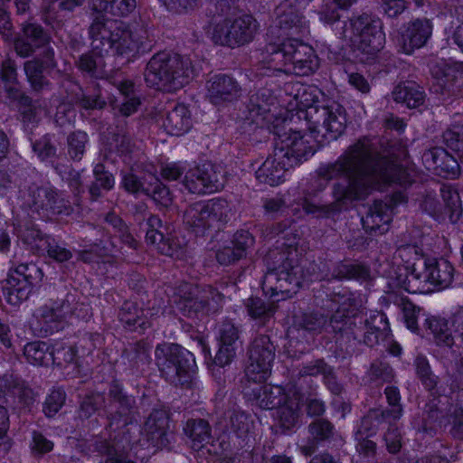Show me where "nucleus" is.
<instances>
[{
  "label": "nucleus",
  "mask_w": 463,
  "mask_h": 463,
  "mask_svg": "<svg viewBox=\"0 0 463 463\" xmlns=\"http://www.w3.org/2000/svg\"><path fill=\"white\" fill-rule=\"evenodd\" d=\"M383 155L374 158V166L366 163L372 159L369 145L359 138L351 144L334 162L322 163L314 173L302 180L301 193L291 204L297 219L312 216L319 220H338L342 213L372 193L374 173L388 185L409 188L413 177L404 163L410 156L400 142L388 145Z\"/></svg>",
  "instance_id": "1"
},
{
  "label": "nucleus",
  "mask_w": 463,
  "mask_h": 463,
  "mask_svg": "<svg viewBox=\"0 0 463 463\" xmlns=\"http://www.w3.org/2000/svg\"><path fill=\"white\" fill-rule=\"evenodd\" d=\"M275 359V345L268 335L253 339L249 348V364L245 369L248 382L264 383L251 389L250 400L262 410L271 411V430L275 435H290L295 431L303 405L307 416L320 417L326 403L317 397H307L295 384H266Z\"/></svg>",
  "instance_id": "2"
},
{
  "label": "nucleus",
  "mask_w": 463,
  "mask_h": 463,
  "mask_svg": "<svg viewBox=\"0 0 463 463\" xmlns=\"http://www.w3.org/2000/svg\"><path fill=\"white\" fill-rule=\"evenodd\" d=\"M274 230L284 241L266 255V272L260 282L262 294L270 303L292 298L300 288L308 287L313 281H335L336 260L319 257L304 268L300 264L303 257L300 237L294 227L279 222Z\"/></svg>",
  "instance_id": "3"
},
{
  "label": "nucleus",
  "mask_w": 463,
  "mask_h": 463,
  "mask_svg": "<svg viewBox=\"0 0 463 463\" xmlns=\"http://www.w3.org/2000/svg\"><path fill=\"white\" fill-rule=\"evenodd\" d=\"M270 94L268 90L252 96L242 113L243 126L252 130L267 129L274 135L273 155L269 156L255 170L256 180L269 186H278L286 181L287 172L304 161L308 160L317 149L309 145L307 137L300 130L288 129L292 121L288 115L269 120L268 102Z\"/></svg>",
  "instance_id": "4"
},
{
  "label": "nucleus",
  "mask_w": 463,
  "mask_h": 463,
  "mask_svg": "<svg viewBox=\"0 0 463 463\" xmlns=\"http://www.w3.org/2000/svg\"><path fill=\"white\" fill-rule=\"evenodd\" d=\"M186 442L196 452L222 457L224 463H251L257 444L256 422L250 413L234 410L224 428L213 436L209 421L188 419L183 428Z\"/></svg>",
  "instance_id": "5"
},
{
  "label": "nucleus",
  "mask_w": 463,
  "mask_h": 463,
  "mask_svg": "<svg viewBox=\"0 0 463 463\" xmlns=\"http://www.w3.org/2000/svg\"><path fill=\"white\" fill-rule=\"evenodd\" d=\"M346 288L337 286L332 290L326 288L325 291V299L323 300V307L328 310L326 313H322L317 310L305 312L302 314L298 321V337L290 338L288 344L291 347L295 348L294 356L297 354H304L312 349V343L317 333L325 330L326 333L331 334L329 339L325 340V347L332 354L337 360H345V352L340 351L343 347L340 344L345 343V326L346 315L344 308V290Z\"/></svg>",
  "instance_id": "6"
},
{
  "label": "nucleus",
  "mask_w": 463,
  "mask_h": 463,
  "mask_svg": "<svg viewBox=\"0 0 463 463\" xmlns=\"http://www.w3.org/2000/svg\"><path fill=\"white\" fill-rule=\"evenodd\" d=\"M311 0H286L282 12L277 17L281 33L287 35L281 42L269 44L272 55H280L285 64L292 65L295 74L308 76L319 67V58L312 45L291 35L304 36L309 33V22L305 15Z\"/></svg>",
  "instance_id": "7"
},
{
  "label": "nucleus",
  "mask_w": 463,
  "mask_h": 463,
  "mask_svg": "<svg viewBox=\"0 0 463 463\" xmlns=\"http://www.w3.org/2000/svg\"><path fill=\"white\" fill-rule=\"evenodd\" d=\"M322 90L314 85H301L297 89L295 96L297 101L296 116L304 119L308 134L309 145L316 143V149L319 150L340 137L347 123L346 111L344 106L334 102L331 105L321 106L320 97Z\"/></svg>",
  "instance_id": "8"
},
{
  "label": "nucleus",
  "mask_w": 463,
  "mask_h": 463,
  "mask_svg": "<svg viewBox=\"0 0 463 463\" xmlns=\"http://www.w3.org/2000/svg\"><path fill=\"white\" fill-rule=\"evenodd\" d=\"M339 10L326 7L320 20L332 27L339 38L351 42L349 49H343L337 60H352L364 62L371 55L380 52L385 45V33L379 18L367 14L354 16L348 21L341 19Z\"/></svg>",
  "instance_id": "9"
},
{
  "label": "nucleus",
  "mask_w": 463,
  "mask_h": 463,
  "mask_svg": "<svg viewBox=\"0 0 463 463\" xmlns=\"http://www.w3.org/2000/svg\"><path fill=\"white\" fill-rule=\"evenodd\" d=\"M344 310L346 315L345 343L340 344L341 352H345V359L351 357L356 350L358 344L373 347L384 342L391 335V325L387 315L382 310L371 311L368 317H364L362 300L348 288L344 290Z\"/></svg>",
  "instance_id": "10"
},
{
  "label": "nucleus",
  "mask_w": 463,
  "mask_h": 463,
  "mask_svg": "<svg viewBox=\"0 0 463 463\" xmlns=\"http://www.w3.org/2000/svg\"><path fill=\"white\" fill-rule=\"evenodd\" d=\"M96 25L90 28L93 49L80 55L75 64L81 73L98 79V65L103 57L128 56L137 51L142 42L135 38L129 25L122 21H113L109 27L101 24L99 32H95Z\"/></svg>",
  "instance_id": "11"
},
{
  "label": "nucleus",
  "mask_w": 463,
  "mask_h": 463,
  "mask_svg": "<svg viewBox=\"0 0 463 463\" xmlns=\"http://www.w3.org/2000/svg\"><path fill=\"white\" fill-rule=\"evenodd\" d=\"M456 269L443 257H422L407 268L404 278L397 277L398 286L409 294L429 295L450 288Z\"/></svg>",
  "instance_id": "12"
},
{
  "label": "nucleus",
  "mask_w": 463,
  "mask_h": 463,
  "mask_svg": "<svg viewBox=\"0 0 463 463\" xmlns=\"http://www.w3.org/2000/svg\"><path fill=\"white\" fill-rule=\"evenodd\" d=\"M155 362L165 382L187 390L196 386L198 367L194 354L175 343L158 344Z\"/></svg>",
  "instance_id": "13"
},
{
  "label": "nucleus",
  "mask_w": 463,
  "mask_h": 463,
  "mask_svg": "<svg viewBox=\"0 0 463 463\" xmlns=\"http://www.w3.org/2000/svg\"><path fill=\"white\" fill-rule=\"evenodd\" d=\"M193 71L190 56L159 52L147 62L144 76L147 87L170 92L182 87Z\"/></svg>",
  "instance_id": "14"
},
{
  "label": "nucleus",
  "mask_w": 463,
  "mask_h": 463,
  "mask_svg": "<svg viewBox=\"0 0 463 463\" xmlns=\"http://www.w3.org/2000/svg\"><path fill=\"white\" fill-rule=\"evenodd\" d=\"M450 426L451 436L463 441V403L457 399L455 402L448 396L434 398L428 402L422 415L419 430L429 437H434L439 431Z\"/></svg>",
  "instance_id": "15"
},
{
  "label": "nucleus",
  "mask_w": 463,
  "mask_h": 463,
  "mask_svg": "<svg viewBox=\"0 0 463 463\" xmlns=\"http://www.w3.org/2000/svg\"><path fill=\"white\" fill-rule=\"evenodd\" d=\"M109 397L110 399V406L115 405L116 410L112 411L109 408H104L106 414V430L101 435L96 437L95 439H105L110 442L118 441L122 443L129 441V428L132 423V411L136 404L135 396L128 394L123 384L113 380L109 385Z\"/></svg>",
  "instance_id": "16"
},
{
  "label": "nucleus",
  "mask_w": 463,
  "mask_h": 463,
  "mask_svg": "<svg viewBox=\"0 0 463 463\" xmlns=\"http://www.w3.org/2000/svg\"><path fill=\"white\" fill-rule=\"evenodd\" d=\"M446 146L453 151L457 156L451 155L441 146H435L424 152L423 164L426 168L432 170L435 175L444 179L455 180L460 175L463 164V130L458 128L448 129L443 134Z\"/></svg>",
  "instance_id": "17"
},
{
  "label": "nucleus",
  "mask_w": 463,
  "mask_h": 463,
  "mask_svg": "<svg viewBox=\"0 0 463 463\" xmlns=\"http://www.w3.org/2000/svg\"><path fill=\"white\" fill-rule=\"evenodd\" d=\"M43 276L42 268L36 262L16 264L11 261L6 279L1 287L4 299L12 307H19L40 286Z\"/></svg>",
  "instance_id": "18"
},
{
  "label": "nucleus",
  "mask_w": 463,
  "mask_h": 463,
  "mask_svg": "<svg viewBox=\"0 0 463 463\" xmlns=\"http://www.w3.org/2000/svg\"><path fill=\"white\" fill-rule=\"evenodd\" d=\"M146 224V243L155 246L161 254L185 261L193 258L194 247L181 232H168L157 215H151Z\"/></svg>",
  "instance_id": "19"
},
{
  "label": "nucleus",
  "mask_w": 463,
  "mask_h": 463,
  "mask_svg": "<svg viewBox=\"0 0 463 463\" xmlns=\"http://www.w3.org/2000/svg\"><path fill=\"white\" fill-rule=\"evenodd\" d=\"M256 24L250 14L224 17L213 24L211 40L215 45L232 49L244 46L253 40Z\"/></svg>",
  "instance_id": "20"
},
{
  "label": "nucleus",
  "mask_w": 463,
  "mask_h": 463,
  "mask_svg": "<svg viewBox=\"0 0 463 463\" xmlns=\"http://www.w3.org/2000/svg\"><path fill=\"white\" fill-rule=\"evenodd\" d=\"M436 91L446 107L456 109L463 102V61L437 63L431 68Z\"/></svg>",
  "instance_id": "21"
},
{
  "label": "nucleus",
  "mask_w": 463,
  "mask_h": 463,
  "mask_svg": "<svg viewBox=\"0 0 463 463\" xmlns=\"http://www.w3.org/2000/svg\"><path fill=\"white\" fill-rule=\"evenodd\" d=\"M229 205L225 199L216 197L197 203L191 209L188 223L196 237H205L213 231L220 229V225L227 223Z\"/></svg>",
  "instance_id": "22"
},
{
  "label": "nucleus",
  "mask_w": 463,
  "mask_h": 463,
  "mask_svg": "<svg viewBox=\"0 0 463 463\" xmlns=\"http://www.w3.org/2000/svg\"><path fill=\"white\" fill-rule=\"evenodd\" d=\"M402 201H405V196L402 193L394 194L388 201L373 200L365 215L361 218L364 233L382 235L387 232L392 222L394 210Z\"/></svg>",
  "instance_id": "23"
},
{
  "label": "nucleus",
  "mask_w": 463,
  "mask_h": 463,
  "mask_svg": "<svg viewBox=\"0 0 463 463\" xmlns=\"http://www.w3.org/2000/svg\"><path fill=\"white\" fill-rule=\"evenodd\" d=\"M175 306L181 315L188 318L209 317L215 313L213 301L201 296L199 288L189 282H182L176 287Z\"/></svg>",
  "instance_id": "24"
},
{
  "label": "nucleus",
  "mask_w": 463,
  "mask_h": 463,
  "mask_svg": "<svg viewBox=\"0 0 463 463\" xmlns=\"http://www.w3.org/2000/svg\"><path fill=\"white\" fill-rule=\"evenodd\" d=\"M67 316L65 300H50L34 310L30 327L34 335L48 337L63 328Z\"/></svg>",
  "instance_id": "25"
},
{
  "label": "nucleus",
  "mask_w": 463,
  "mask_h": 463,
  "mask_svg": "<svg viewBox=\"0 0 463 463\" xmlns=\"http://www.w3.org/2000/svg\"><path fill=\"white\" fill-rule=\"evenodd\" d=\"M105 395L102 392H90L86 394L76 411V417L80 420L81 425L91 432V439L86 441L90 452V447L96 437L101 435L106 430V414L103 412Z\"/></svg>",
  "instance_id": "26"
},
{
  "label": "nucleus",
  "mask_w": 463,
  "mask_h": 463,
  "mask_svg": "<svg viewBox=\"0 0 463 463\" xmlns=\"http://www.w3.org/2000/svg\"><path fill=\"white\" fill-rule=\"evenodd\" d=\"M29 195L35 212L43 217L69 215L71 212L70 202L50 183L30 187Z\"/></svg>",
  "instance_id": "27"
},
{
  "label": "nucleus",
  "mask_w": 463,
  "mask_h": 463,
  "mask_svg": "<svg viewBox=\"0 0 463 463\" xmlns=\"http://www.w3.org/2000/svg\"><path fill=\"white\" fill-rule=\"evenodd\" d=\"M117 251L115 241L102 238L98 240L90 249L80 250L78 260L85 264L96 265L102 276L109 278L118 269V261L115 259Z\"/></svg>",
  "instance_id": "28"
},
{
  "label": "nucleus",
  "mask_w": 463,
  "mask_h": 463,
  "mask_svg": "<svg viewBox=\"0 0 463 463\" xmlns=\"http://www.w3.org/2000/svg\"><path fill=\"white\" fill-rule=\"evenodd\" d=\"M5 102L11 110L17 112L24 131L31 133L38 126L36 107L33 99L20 87V84L4 89Z\"/></svg>",
  "instance_id": "29"
},
{
  "label": "nucleus",
  "mask_w": 463,
  "mask_h": 463,
  "mask_svg": "<svg viewBox=\"0 0 463 463\" xmlns=\"http://www.w3.org/2000/svg\"><path fill=\"white\" fill-rule=\"evenodd\" d=\"M254 244L255 237L249 230H237L216 250V260L222 266L234 265L247 257L249 250Z\"/></svg>",
  "instance_id": "30"
},
{
  "label": "nucleus",
  "mask_w": 463,
  "mask_h": 463,
  "mask_svg": "<svg viewBox=\"0 0 463 463\" xmlns=\"http://www.w3.org/2000/svg\"><path fill=\"white\" fill-rule=\"evenodd\" d=\"M50 43L51 36L41 24L25 22L22 24L21 33L14 38V46L19 57L27 58L36 49L51 47Z\"/></svg>",
  "instance_id": "31"
},
{
  "label": "nucleus",
  "mask_w": 463,
  "mask_h": 463,
  "mask_svg": "<svg viewBox=\"0 0 463 463\" xmlns=\"http://www.w3.org/2000/svg\"><path fill=\"white\" fill-rule=\"evenodd\" d=\"M207 97L211 104L224 106L236 101L241 94V87L232 76L225 73L214 74L206 82Z\"/></svg>",
  "instance_id": "32"
},
{
  "label": "nucleus",
  "mask_w": 463,
  "mask_h": 463,
  "mask_svg": "<svg viewBox=\"0 0 463 463\" xmlns=\"http://www.w3.org/2000/svg\"><path fill=\"white\" fill-rule=\"evenodd\" d=\"M433 24L427 18H416L410 21L400 31L398 39L402 52L412 54L415 50L420 49L432 35Z\"/></svg>",
  "instance_id": "33"
},
{
  "label": "nucleus",
  "mask_w": 463,
  "mask_h": 463,
  "mask_svg": "<svg viewBox=\"0 0 463 463\" xmlns=\"http://www.w3.org/2000/svg\"><path fill=\"white\" fill-rule=\"evenodd\" d=\"M152 345L143 339L129 344L124 348L121 358L126 374L144 376L152 364Z\"/></svg>",
  "instance_id": "34"
},
{
  "label": "nucleus",
  "mask_w": 463,
  "mask_h": 463,
  "mask_svg": "<svg viewBox=\"0 0 463 463\" xmlns=\"http://www.w3.org/2000/svg\"><path fill=\"white\" fill-rule=\"evenodd\" d=\"M55 67L56 61L52 47L43 49L40 57L27 61L24 63V72L32 88L34 90H42L48 83L44 72Z\"/></svg>",
  "instance_id": "35"
},
{
  "label": "nucleus",
  "mask_w": 463,
  "mask_h": 463,
  "mask_svg": "<svg viewBox=\"0 0 463 463\" xmlns=\"http://www.w3.org/2000/svg\"><path fill=\"white\" fill-rule=\"evenodd\" d=\"M309 436L300 440L299 449L306 457L313 456L323 443L329 441L335 431V426L326 419H317L307 427Z\"/></svg>",
  "instance_id": "36"
},
{
  "label": "nucleus",
  "mask_w": 463,
  "mask_h": 463,
  "mask_svg": "<svg viewBox=\"0 0 463 463\" xmlns=\"http://www.w3.org/2000/svg\"><path fill=\"white\" fill-rule=\"evenodd\" d=\"M169 417L162 410H154L145 421L143 431L150 445L161 448L168 442Z\"/></svg>",
  "instance_id": "37"
},
{
  "label": "nucleus",
  "mask_w": 463,
  "mask_h": 463,
  "mask_svg": "<svg viewBox=\"0 0 463 463\" xmlns=\"http://www.w3.org/2000/svg\"><path fill=\"white\" fill-rule=\"evenodd\" d=\"M137 301L125 300L119 307L118 317L127 331L145 334L151 323Z\"/></svg>",
  "instance_id": "38"
},
{
  "label": "nucleus",
  "mask_w": 463,
  "mask_h": 463,
  "mask_svg": "<svg viewBox=\"0 0 463 463\" xmlns=\"http://www.w3.org/2000/svg\"><path fill=\"white\" fill-rule=\"evenodd\" d=\"M52 341L53 362L52 366L64 368L69 364L80 366L81 359L86 357L81 355V347L78 341H70L68 338H54Z\"/></svg>",
  "instance_id": "39"
},
{
  "label": "nucleus",
  "mask_w": 463,
  "mask_h": 463,
  "mask_svg": "<svg viewBox=\"0 0 463 463\" xmlns=\"http://www.w3.org/2000/svg\"><path fill=\"white\" fill-rule=\"evenodd\" d=\"M90 452L98 456H105V463H136L128 458V450L131 449L132 439L119 443L110 442L108 439H100L93 440L90 444Z\"/></svg>",
  "instance_id": "40"
},
{
  "label": "nucleus",
  "mask_w": 463,
  "mask_h": 463,
  "mask_svg": "<svg viewBox=\"0 0 463 463\" xmlns=\"http://www.w3.org/2000/svg\"><path fill=\"white\" fill-rule=\"evenodd\" d=\"M335 281H356L360 284L372 279L371 266L359 260H338L335 269Z\"/></svg>",
  "instance_id": "41"
},
{
  "label": "nucleus",
  "mask_w": 463,
  "mask_h": 463,
  "mask_svg": "<svg viewBox=\"0 0 463 463\" xmlns=\"http://www.w3.org/2000/svg\"><path fill=\"white\" fill-rule=\"evenodd\" d=\"M164 127L171 136L181 137L188 133L193 127L190 107L184 103L175 104L164 119Z\"/></svg>",
  "instance_id": "42"
},
{
  "label": "nucleus",
  "mask_w": 463,
  "mask_h": 463,
  "mask_svg": "<svg viewBox=\"0 0 463 463\" xmlns=\"http://www.w3.org/2000/svg\"><path fill=\"white\" fill-rule=\"evenodd\" d=\"M106 157L120 159L125 165H130L134 163V145L130 137L126 134L109 133L107 140L103 143Z\"/></svg>",
  "instance_id": "43"
},
{
  "label": "nucleus",
  "mask_w": 463,
  "mask_h": 463,
  "mask_svg": "<svg viewBox=\"0 0 463 463\" xmlns=\"http://www.w3.org/2000/svg\"><path fill=\"white\" fill-rule=\"evenodd\" d=\"M274 73V71L271 70L269 67H261L258 69V71L252 75V73H250V76H252L253 78L250 79V81L253 82V88L256 90L255 93L250 94L249 99L247 102L243 103L240 113L238 114V118L243 123L242 118V113L245 109V106L250 102L252 96H258L261 91L268 90L270 94V99L268 102V108H269V120H273L274 116L270 113V105L273 104L274 100V89L272 88V84L274 82V79L272 77V74Z\"/></svg>",
  "instance_id": "44"
},
{
  "label": "nucleus",
  "mask_w": 463,
  "mask_h": 463,
  "mask_svg": "<svg viewBox=\"0 0 463 463\" xmlns=\"http://www.w3.org/2000/svg\"><path fill=\"white\" fill-rule=\"evenodd\" d=\"M427 328L432 335L434 344L440 348H452L455 344L453 327L449 320L439 317L432 316L426 320Z\"/></svg>",
  "instance_id": "45"
},
{
  "label": "nucleus",
  "mask_w": 463,
  "mask_h": 463,
  "mask_svg": "<svg viewBox=\"0 0 463 463\" xmlns=\"http://www.w3.org/2000/svg\"><path fill=\"white\" fill-rule=\"evenodd\" d=\"M118 90L122 98L118 112L123 117H130L138 111L142 104L140 90L132 80H123L118 85Z\"/></svg>",
  "instance_id": "46"
},
{
  "label": "nucleus",
  "mask_w": 463,
  "mask_h": 463,
  "mask_svg": "<svg viewBox=\"0 0 463 463\" xmlns=\"http://www.w3.org/2000/svg\"><path fill=\"white\" fill-rule=\"evenodd\" d=\"M103 240H113L117 245L118 251L115 252V259L128 263L137 262L138 241L134 238L128 230V227L118 232V235L105 237Z\"/></svg>",
  "instance_id": "47"
},
{
  "label": "nucleus",
  "mask_w": 463,
  "mask_h": 463,
  "mask_svg": "<svg viewBox=\"0 0 463 463\" xmlns=\"http://www.w3.org/2000/svg\"><path fill=\"white\" fill-rule=\"evenodd\" d=\"M23 354L30 364L48 367L53 362L52 341L51 343L41 340L28 342L23 348Z\"/></svg>",
  "instance_id": "48"
},
{
  "label": "nucleus",
  "mask_w": 463,
  "mask_h": 463,
  "mask_svg": "<svg viewBox=\"0 0 463 463\" xmlns=\"http://www.w3.org/2000/svg\"><path fill=\"white\" fill-rule=\"evenodd\" d=\"M425 97V92L415 82L400 83L392 90L393 100L409 109L423 105Z\"/></svg>",
  "instance_id": "49"
},
{
  "label": "nucleus",
  "mask_w": 463,
  "mask_h": 463,
  "mask_svg": "<svg viewBox=\"0 0 463 463\" xmlns=\"http://www.w3.org/2000/svg\"><path fill=\"white\" fill-rule=\"evenodd\" d=\"M370 420L363 418L360 425L355 432V439L357 440L356 449L359 455L365 458L367 462H372L376 455L377 445L376 442L370 438L374 436L376 431L373 427H369Z\"/></svg>",
  "instance_id": "50"
},
{
  "label": "nucleus",
  "mask_w": 463,
  "mask_h": 463,
  "mask_svg": "<svg viewBox=\"0 0 463 463\" xmlns=\"http://www.w3.org/2000/svg\"><path fill=\"white\" fill-rule=\"evenodd\" d=\"M184 185L190 194H212L217 189L213 175L207 170L201 168H197L195 173L186 174Z\"/></svg>",
  "instance_id": "51"
},
{
  "label": "nucleus",
  "mask_w": 463,
  "mask_h": 463,
  "mask_svg": "<svg viewBox=\"0 0 463 463\" xmlns=\"http://www.w3.org/2000/svg\"><path fill=\"white\" fill-rule=\"evenodd\" d=\"M247 315L259 326H266L275 314L271 304L266 303L260 297H250L244 301Z\"/></svg>",
  "instance_id": "52"
},
{
  "label": "nucleus",
  "mask_w": 463,
  "mask_h": 463,
  "mask_svg": "<svg viewBox=\"0 0 463 463\" xmlns=\"http://www.w3.org/2000/svg\"><path fill=\"white\" fill-rule=\"evenodd\" d=\"M377 54L378 52H376L373 55H371V58L364 62L352 60L340 61L337 60L338 56L335 58V63L343 65L344 71L348 76V83L350 84V86L354 90H358L359 92H361L362 94H368L371 90V85L363 74L359 72L350 71L352 69L351 67L357 63H372L373 61H374L375 58L377 57ZM339 57H341L340 53Z\"/></svg>",
  "instance_id": "53"
},
{
  "label": "nucleus",
  "mask_w": 463,
  "mask_h": 463,
  "mask_svg": "<svg viewBox=\"0 0 463 463\" xmlns=\"http://www.w3.org/2000/svg\"><path fill=\"white\" fill-rule=\"evenodd\" d=\"M71 87L75 93L71 96V101L80 108L89 110L105 107L106 101L102 99L99 89L89 94L78 82H73Z\"/></svg>",
  "instance_id": "54"
},
{
  "label": "nucleus",
  "mask_w": 463,
  "mask_h": 463,
  "mask_svg": "<svg viewBox=\"0 0 463 463\" xmlns=\"http://www.w3.org/2000/svg\"><path fill=\"white\" fill-rule=\"evenodd\" d=\"M383 394L390 408L383 410L382 418L392 421L400 420L403 414V406L399 387L387 385L383 390Z\"/></svg>",
  "instance_id": "55"
},
{
  "label": "nucleus",
  "mask_w": 463,
  "mask_h": 463,
  "mask_svg": "<svg viewBox=\"0 0 463 463\" xmlns=\"http://www.w3.org/2000/svg\"><path fill=\"white\" fill-rule=\"evenodd\" d=\"M33 152L42 162L52 163L57 158V138L47 133L32 143Z\"/></svg>",
  "instance_id": "56"
},
{
  "label": "nucleus",
  "mask_w": 463,
  "mask_h": 463,
  "mask_svg": "<svg viewBox=\"0 0 463 463\" xmlns=\"http://www.w3.org/2000/svg\"><path fill=\"white\" fill-rule=\"evenodd\" d=\"M146 196L150 198L158 208H167L172 204L173 194L167 185L158 178L146 187Z\"/></svg>",
  "instance_id": "57"
},
{
  "label": "nucleus",
  "mask_w": 463,
  "mask_h": 463,
  "mask_svg": "<svg viewBox=\"0 0 463 463\" xmlns=\"http://www.w3.org/2000/svg\"><path fill=\"white\" fill-rule=\"evenodd\" d=\"M67 394L62 386L52 387L43 403V412L49 418H54L64 406Z\"/></svg>",
  "instance_id": "58"
},
{
  "label": "nucleus",
  "mask_w": 463,
  "mask_h": 463,
  "mask_svg": "<svg viewBox=\"0 0 463 463\" xmlns=\"http://www.w3.org/2000/svg\"><path fill=\"white\" fill-rule=\"evenodd\" d=\"M47 236L48 234L43 233L39 227L33 222H29L23 228L17 229L18 239L31 249L41 250L43 245V241H45Z\"/></svg>",
  "instance_id": "59"
},
{
  "label": "nucleus",
  "mask_w": 463,
  "mask_h": 463,
  "mask_svg": "<svg viewBox=\"0 0 463 463\" xmlns=\"http://www.w3.org/2000/svg\"><path fill=\"white\" fill-rule=\"evenodd\" d=\"M236 355V348L226 347L222 345H218V350L213 356L212 361V372L213 376L220 381L223 374V369L225 366L231 364L233 358Z\"/></svg>",
  "instance_id": "60"
},
{
  "label": "nucleus",
  "mask_w": 463,
  "mask_h": 463,
  "mask_svg": "<svg viewBox=\"0 0 463 463\" xmlns=\"http://www.w3.org/2000/svg\"><path fill=\"white\" fill-rule=\"evenodd\" d=\"M414 364L416 375L422 386L427 391H433L437 387L438 379L433 373L427 357L422 355L417 356Z\"/></svg>",
  "instance_id": "61"
},
{
  "label": "nucleus",
  "mask_w": 463,
  "mask_h": 463,
  "mask_svg": "<svg viewBox=\"0 0 463 463\" xmlns=\"http://www.w3.org/2000/svg\"><path fill=\"white\" fill-rule=\"evenodd\" d=\"M41 250H45L50 259L58 262L68 261L72 257L71 251L65 247L64 243L52 235L45 238Z\"/></svg>",
  "instance_id": "62"
},
{
  "label": "nucleus",
  "mask_w": 463,
  "mask_h": 463,
  "mask_svg": "<svg viewBox=\"0 0 463 463\" xmlns=\"http://www.w3.org/2000/svg\"><path fill=\"white\" fill-rule=\"evenodd\" d=\"M88 141V134L81 130L73 131L68 136V154L71 160L80 161L82 158Z\"/></svg>",
  "instance_id": "63"
},
{
  "label": "nucleus",
  "mask_w": 463,
  "mask_h": 463,
  "mask_svg": "<svg viewBox=\"0 0 463 463\" xmlns=\"http://www.w3.org/2000/svg\"><path fill=\"white\" fill-rule=\"evenodd\" d=\"M78 343L81 347V355L87 357L92 355L94 350L101 348L105 343V338L102 334L98 332H85L82 337L78 340Z\"/></svg>",
  "instance_id": "64"
}]
</instances>
